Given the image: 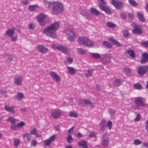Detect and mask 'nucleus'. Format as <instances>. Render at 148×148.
<instances>
[{"mask_svg": "<svg viewBox=\"0 0 148 148\" xmlns=\"http://www.w3.org/2000/svg\"><path fill=\"white\" fill-rule=\"evenodd\" d=\"M47 16L45 14H40L37 16V19L40 25H44L45 24V21Z\"/></svg>", "mask_w": 148, "mask_h": 148, "instance_id": "nucleus-7", "label": "nucleus"}, {"mask_svg": "<svg viewBox=\"0 0 148 148\" xmlns=\"http://www.w3.org/2000/svg\"><path fill=\"white\" fill-rule=\"evenodd\" d=\"M129 33L127 30H124L123 32V36L125 37H127L129 35Z\"/></svg>", "mask_w": 148, "mask_h": 148, "instance_id": "nucleus-54", "label": "nucleus"}, {"mask_svg": "<svg viewBox=\"0 0 148 148\" xmlns=\"http://www.w3.org/2000/svg\"><path fill=\"white\" fill-rule=\"evenodd\" d=\"M25 123L24 122L21 121L20 123H18L17 124L18 127H21L24 126Z\"/></svg>", "mask_w": 148, "mask_h": 148, "instance_id": "nucleus-59", "label": "nucleus"}, {"mask_svg": "<svg viewBox=\"0 0 148 148\" xmlns=\"http://www.w3.org/2000/svg\"><path fill=\"white\" fill-rule=\"evenodd\" d=\"M20 143V140L19 139H16L13 142L14 145L15 147H16L19 145Z\"/></svg>", "mask_w": 148, "mask_h": 148, "instance_id": "nucleus-40", "label": "nucleus"}, {"mask_svg": "<svg viewBox=\"0 0 148 148\" xmlns=\"http://www.w3.org/2000/svg\"><path fill=\"white\" fill-rule=\"evenodd\" d=\"M142 142L139 139H135L134 141V144L136 145H139L142 143Z\"/></svg>", "mask_w": 148, "mask_h": 148, "instance_id": "nucleus-50", "label": "nucleus"}, {"mask_svg": "<svg viewBox=\"0 0 148 148\" xmlns=\"http://www.w3.org/2000/svg\"><path fill=\"white\" fill-rule=\"evenodd\" d=\"M24 96L23 94L21 92H18L16 95V98L18 100H21Z\"/></svg>", "mask_w": 148, "mask_h": 148, "instance_id": "nucleus-37", "label": "nucleus"}, {"mask_svg": "<svg viewBox=\"0 0 148 148\" xmlns=\"http://www.w3.org/2000/svg\"><path fill=\"white\" fill-rule=\"evenodd\" d=\"M77 50L80 55H84L86 52V50L82 48H78L77 49Z\"/></svg>", "mask_w": 148, "mask_h": 148, "instance_id": "nucleus-36", "label": "nucleus"}, {"mask_svg": "<svg viewBox=\"0 0 148 148\" xmlns=\"http://www.w3.org/2000/svg\"><path fill=\"white\" fill-rule=\"evenodd\" d=\"M84 105L87 106L91 105L92 104V102L88 99H84Z\"/></svg>", "mask_w": 148, "mask_h": 148, "instance_id": "nucleus-45", "label": "nucleus"}, {"mask_svg": "<svg viewBox=\"0 0 148 148\" xmlns=\"http://www.w3.org/2000/svg\"><path fill=\"white\" fill-rule=\"evenodd\" d=\"M137 16L140 21L144 22L145 21V18L144 17L143 15L140 12L137 13Z\"/></svg>", "mask_w": 148, "mask_h": 148, "instance_id": "nucleus-25", "label": "nucleus"}, {"mask_svg": "<svg viewBox=\"0 0 148 148\" xmlns=\"http://www.w3.org/2000/svg\"><path fill=\"white\" fill-rule=\"evenodd\" d=\"M91 56L93 58L99 59L101 58L100 55L97 53H90Z\"/></svg>", "mask_w": 148, "mask_h": 148, "instance_id": "nucleus-30", "label": "nucleus"}, {"mask_svg": "<svg viewBox=\"0 0 148 148\" xmlns=\"http://www.w3.org/2000/svg\"><path fill=\"white\" fill-rule=\"evenodd\" d=\"M141 118V116L139 114H137L136 115V117L134 119L135 121H139Z\"/></svg>", "mask_w": 148, "mask_h": 148, "instance_id": "nucleus-58", "label": "nucleus"}, {"mask_svg": "<svg viewBox=\"0 0 148 148\" xmlns=\"http://www.w3.org/2000/svg\"><path fill=\"white\" fill-rule=\"evenodd\" d=\"M51 47L53 49L58 50V47H59V45H57L56 44H54L52 45Z\"/></svg>", "mask_w": 148, "mask_h": 148, "instance_id": "nucleus-61", "label": "nucleus"}, {"mask_svg": "<svg viewBox=\"0 0 148 148\" xmlns=\"http://www.w3.org/2000/svg\"><path fill=\"white\" fill-rule=\"evenodd\" d=\"M88 136L90 138H92L93 137L95 138H96V139H97L96 134L93 132H92L91 133H90L89 135Z\"/></svg>", "mask_w": 148, "mask_h": 148, "instance_id": "nucleus-48", "label": "nucleus"}, {"mask_svg": "<svg viewBox=\"0 0 148 148\" xmlns=\"http://www.w3.org/2000/svg\"><path fill=\"white\" fill-rule=\"evenodd\" d=\"M37 48L38 51L42 53H45L48 51V49L47 48H45L44 46L42 45H38Z\"/></svg>", "mask_w": 148, "mask_h": 148, "instance_id": "nucleus-14", "label": "nucleus"}, {"mask_svg": "<svg viewBox=\"0 0 148 148\" xmlns=\"http://www.w3.org/2000/svg\"><path fill=\"white\" fill-rule=\"evenodd\" d=\"M112 122L110 121H109L107 123V125L109 129L110 130L111 129L112 127Z\"/></svg>", "mask_w": 148, "mask_h": 148, "instance_id": "nucleus-52", "label": "nucleus"}, {"mask_svg": "<svg viewBox=\"0 0 148 148\" xmlns=\"http://www.w3.org/2000/svg\"><path fill=\"white\" fill-rule=\"evenodd\" d=\"M101 62L104 65H106L109 63L112 58V56L110 54H102Z\"/></svg>", "mask_w": 148, "mask_h": 148, "instance_id": "nucleus-5", "label": "nucleus"}, {"mask_svg": "<svg viewBox=\"0 0 148 148\" xmlns=\"http://www.w3.org/2000/svg\"><path fill=\"white\" fill-rule=\"evenodd\" d=\"M129 3L132 6L136 7L138 5V3L134 0H129Z\"/></svg>", "mask_w": 148, "mask_h": 148, "instance_id": "nucleus-34", "label": "nucleus"}, {"mask_svg": "<svg viewBox=\"0 0 148 148\" xmlns=\"http://www.w3.org/2000/svg\"><path fill=\"white\" fill-rule=\"evenodd\" d=\"M126 53L129 55V56L132 58H134L135 57V53L134 51L132 50H130L127 51Z\"/></svg>", "mask_w": 148, "mask_h": 148, "instance_id": "nucleus-31", "label": "nucleus"}, {"mask_svg": "<svg viewBox=\"0 0 148 148\" xmlns=\"http://www.w3.org/2000/svg\"><path fill=\"white\" fill-rule=\"evenodd\" d=\"M93 72V70L92 69L88 70L85 72L84 75L86 77H90L92 76Z\"/></svg>", "mask_w": 148, "mask_h": 148, "instance_id": "nucleus-26", "label": "nucleus"}, {"mask_svg": "<svg viewBox=\"0 0 148 148\" xmlns=\"http://www.w3.org/2000/svg\"><path fill=\"white\" fill-rule=\"evenodd\" d=\"M44 2L45 5L47 8H49L51 5V3L50 2L45 0L44 1Z\"/></svg>", "mask_w": 148, "mask_h": 148, "instance_id": "nucleus-49", "label": "nucleus"}, {"mask_svg": "<svg viewBox=\"0 0 148 148\" xmlns=\"http://www.w3.org/2000/svg\"><path fill=\"white\" fill-rule=\"evenodd\" d=\"M5 55L7 57V61L8 62L11 63L12 61L13 60L12 56L11 55H9L8 53H5Z\"/></svg>", "mask_w": 148, "mask_h": 148, "instance_id": "nucleus-32", "label": "nucleus"}, {"mask_svg": "<svg viewBox=\"0 0 148 148\" xmlns=\"http://www.w3.org/2000/svg\"><path fill=\"white\" fill-rule=\"evenodd\" d=\"M109 138L106 134L102 135L101 142L103 147H107L108 145L109 142Z\"/></svg>", "mask_w": 148, "mask_h": 148, "instance_id": "nucleus-11", "label": "nucleus"}, {"mask_svg": "<svg viewBox=\"0 0 148 148\" xmlns=\"http://www.w3.org/2000/svg\"><path fill=\"white\" fill-rule=\"evenodd\" d=\"M37 144V141L35 140H33L31 142V146H35Z\"/></svg>", "mask_w": 148, "mask_h": 148, "instance_id": "nucleus-57", "label": "nucleus"}, {"mask_svg": "<svg viewBox=\"0 0 148 148\" xmlns=\"http://www.w3.org/2000/svg\"><path fill=\"white\" fill-rule=\"evenodd\" d=\"M61 114L62 112L60 110L56 109L53 110L51 112L52 117L55 119H58L61 116Z\"/></svg>", "mask_w": 148, "mask_h": 148, "instance_id": "nucleus-9", "label": "nucleus"}, {"mask_svg": "<svg viewBox=\"0 0 148 148\" xmlns=\"http://www.w3.org/2000/svg\"><path fill=\"white\" fill-rule=\"evenodd\" d=\"M63 8L62 4L58 2H54L52 6V13L57 15L62 13L63 11Z\"/></svg>", "mask_w": 148, "mask_h": 148, "instance_id": "nucleus-2", "label": "nucleus"}, {"mask_svg": "<svg viewBox=\"0 0 148 148\" xmlns=\"http://www.w3.org/2000/svg\"><path fill=\"white\" fill-rule=\"evenodd\" d=\"M77 40L80 44L84 46L90 47L94 45L93 42L91 40L84 36L79 37L78 38Z\"/></svg>", "mask_w": 148, "mask_h": 148, "instance_id": "nucleus-3", "label": "nucleus"}, {"mask_svg": "<svg viewBox=\"0 0 148 148\" xmlns=\"http://www.w3.org/2000/svg\"><path fill=\"white\" fill-rule=\"evenodd\" d=\"M115 111L112 109H110L109 110V113L112 116L115 115Z\"/></svg>", "mask_w": 148, "mask_h": 148, "instance_id": "nucleus-55", "label": "nucleus"}, {"mask_svg": "<svg viewBox=\"0 0 148 148\" xmlns=\"http://www.w3.org/2000/svg\"><path fill=\"white\" fill-rule=\"evenodd\" d=\"M15 108V106H14L9 107L8 105H5L4 106V109L6 111L12 113L13 114H14L15 113L14 110Z\"/></svg>", "mask_w": 148, "mask_h": 148, "instance_id": "nucleus-16", "label": "nucleus"}, {"mask_svg": "<svg viewBox=\"0 0 148 148\" xmlns=\"http://www.w3.org/2000/svg\"><path fill=\"white\" fill-rule=\"evenodd\" d=\"M24 138H26L28 141H29L31 138V136L30 133H25L23 135Z\"/></svg>", "mask_w": 148, "mask_h": 148, "instance_id": "nucleus-38", "label": "nucleus"}, {"mask_svg": "<svg viewBox=\"0 0 148 148\" xmlns=\"http://www.w3.org/2000/svg\"><path fill=\"white\" fill-rule=\"evenodd\" d=\"M66 34V37L69 41L72 42L77 37V35L75 32L72 29H67L64 31Z\"/></svg>", "mask_w": 148, "mask_h": 148, "instance_id": "nucleus-4", "label": "nucleus"}, {"mask_svg": "<svg viewBox=\"0 0 148 148\" xmlns=\"http://www.w3.org/2000/svg\"><path fill=\"white\" fill-rule=\"evenodd\" d=\"M37 7L36 5H29L28 7V9L30 11L33 12L35 11V8Z\"/></svg>", "mask_w": 148, "mask_h": 148, "instance_id": "nucleus-42", "label": "nucleus"}, {"mask_svg": "<svg viewBox=\"0 0 148 148\" xmlns=\"http://www.w3.org/2000/svg\"><path fill=\"white\" fill-rule=\"evenodd\" d=\"M58 47V50L59 51L65 53L66 54H69L70 52L65 47L59 45V47Z\"/></svg>", "mask_w": 148, "mask_h": 148, "instance_id": "nucleus-17", "label": "nucleus"}, {"mask_svg": "<svg viewBox=\"0 0 148 148\" xmlns=\"http://www.w3.org/2000/svg\"><path fill=\"white\" fill-rule=\"evenodd\" d=\"M56 138V136L55 135H53L51 136L48 139L51 141V142L53 141Z\"/></svg>", "mask_w": 148, "mask_h": 148, "instance_id": "nucleus-60", "label": "nucleus"}, {"mask_svg": "<svg viewBox=\"0 0 148 148\" xmlns=\"http://www.w3.org/2000/svg\"><path fill=\"white\" fill-rule=\"evenodd\" d=\"M69 116L71 117L76 118L78 116V114L76 113L71 112L69 113Z\"/></svg>", "mask_w": 148, "mask_h": 148, "instance_id": "nucleus-43", "label": "nucleus"}, {"mask_svg": "<svg viewBox=\"0 0 148 148\" xmlns=\"http://www.w3.org/2000/svg\"><path fill=\"white\" fill-rule=\"evenodd\" d=\"M60 26L59 22H56L50 25L47 28H45L43 32L47 36L52 38L55 39L57 37V35L55 32H53L58 30Z\"/></svg>", "mask_w": 148, "mask_h": 148, "instance_id": "nucleus-1", "label": "nucleus"}, {"mask_svg": "<svg viewBox=\"0 0 148 148\" xmlns=\"http://www.w3.org/2000/svg\"><path fill=\"white\" fill-rule=\"evenodd\" d=\"M109 40L111 42H112L113 44L118 47L121 46L122 45L117 41L114 40L111 38H110L109 39Z\"/></svg>", "mask_w": 148, "mask_h": 148, "instance_id": "nucleus-24", "label": "nucleus"}, {"mask_svg": "<svg viewBox=\"0 0 148 148\" xmlns=\"http://www.w3.org/2000/svg\"><path fill=\"white\" fill-rule=\"evenodd\" d=\"M67 70L69 74L71 75L74 74L75 72V69L72 67H68Z\"/></svg>", "mask_w": 148, "mask_h": 148, "instance_id": "nucleus-29", "label": "nucleus"}, {"mask_svg": "<svg viewBox=\"0 0 148 148\" xmlns=\"http://www.w3.org/2000/svg\"><path fill=\"white\" fill-rule=\"evenodd\" d=\"M87 144V142L86 141L82 140L78 143V145L79 147H82V148H88Z\"/></svg>", "mask_w": 148, "mask_h": 148, "instance_id": "nucleus-19", "label": "nucleus"}, {"mask_svg": "<svg viewBox=\"0 0 148 148\" xmlns=\"http://www.w3.org/2000/svg\"><path fill=\"white\" fill-rule=\"evenodd\" d=\"M82 135L80 132H78L76 134V135L75 136L77 138H80L82 137Z\"/></svg>", "mask_w": 148, "mask_h": 148, "instance_id": "nucleus-64", "label": "nucleus"}, {"mask_svg": "<svg viewBox=\"0 0 148 148\" xmlns=\"http://www.w3.org/2000/svg\"><path fill=\"white\" fill-rule=\"evenodd\" d=\"M148 71V66H140L137 69L138 74L140 76H143Z\"/></svg>", "mask_w": 148, "mask_h": 148, "instance_id": "nucleus-6", "label": "nucleus"}, {"mask_svg": "<svg viewBox=\"0 0 148 148\" xmlns=\"http://www.w3.org/2000/svg\"><path fill=\"white\" fill-rule=\"evenodd\" d=\"M73 62V60L71 58H67V60L64 62L66 64H69L72 63Z\"/></svg>", "mask_w": 148, "mask_h": 148, "instance_id": "nucleus-47", "label": "nucleus"}, {"mask_svg": "<svg viewBox=\"0 0 148 148\" xmlns=\"http://www.w3.org/2000/svg\"><path fill=\"white\" fill-rule=\"evenodd\" d=\"M106 122L105 120L104 119H102L101 122L99 124V126L100 127V129H99L101 131H104L106 127Z\"/></svg>", "mask_w": 148, "mask_h": 148, "instance_id": "nucleus-23", "label": "nucleus"}, {"mask_svg": "<svg viewBox=\"0 0 148 148\" xmlns=\"http://www.w3.org/2000/svg\"><path fill=\"white\" fill-rule=\"evenodd\" d=\"M23 79L22 76H17L15 77L14 79V83L18 86L21 85L22 84Z\"/></svg>", "mask_w": 148, "mask_h": 148, "instance_id": "nucleus-12", "label": "nucleus"}, {"mask_svg": "<svg viewBox=\"0 0 148 148\" xmlns=\"http://www.w3.org/2000/svg\"><path fill=\"white\" fill-rule=\"evenodd\" d=\"M142 46L145 47H148V41H147L145 42H143L141 43Z\"/></svg>", "mask_w": 148, "mask_h": 148, "instance_id": "nucleus-56", "label": "nucleus"}, {"mask_svg": "<svg viewBox=\"0 0 148 148\" xmlns=\"http://www.w3.org/2000/svg\"><path fill=\"white\" fill-rule=\"evenodd\" d=\"M112 5L116 9L120 10L123 8V4L122 2L118 0H111Z\"/></svg>", "mask_w": 148, "mask_h": 148, "instance_id": "nucleus-8", "label": "nucleus"}, {"mask_svg": "<svg viewBox=\"0 0 148 148\" xmlns=\"http://www.w3.org/2000/svg\"><path fill=\"white\" fill-rule=\"evenodd\" d=\"M103 44L108 48H110L112 47V45L110 42L108 41H103Z\"/></svg>", "mask_w": 148, "mask_h": 148, "instance_id": "nucleus-35", "label": "nucleus"}, {"mask_svg": "<svg viewBox=\"0 0 148 148\" xmlns=\"http://www.w3.org/2000/svg\"><path fill=\"white\" fill-rule=\"evenodd\" d=\"M36 26L33 23H30L29 25V28L30 29H33Z\"/></svg>", "mask_w": 148, "mask_h": 148, "instance_id": "nucleus-53", "label": "nucleus"}, {"mask_svg": "<svg viewBox=\"0 0 148 148\" xmlns=\"http://www.w3.org/2000/svg\"><path fill=\"white\" fill-rule=\"evenodd\" d=\"M143 98L141 97H137L136 98L134 103L136 105L144 106H146L147 104L143 101Z\"/></svg>", "mask_w": 148, "mask_h": 148, "instance_id": "nucleus-13", "label": "nucleus"}, {"mask_svg": "<svg viewBox=\"0 0 148 148\" xmlns=\"http://www.w3.org/2000/svg\"><path fill=\"white\" fill-rule=\"evenodd\" d=\"M14 31L15 29L14 28L8 29L5 32V35H7L10 37H12L14 33Z\"/></svg>", "mask_w": 148, "mask_h": 148, "instance_id": "nucleus-22", "label": "nucleus"}, {"mask_svg": "<svg viewBox=\"0 0 148 148\" xmlns=\"http://www.w3.org/2000/svg\"><path fill=\"white\" fill-rule=\"evenodd\" d=\"M106 25L107 27L110 28H114L116 25L112 22H108L106 23Z\"/></svg>", "mask_w": 148, "mask_h": 148, "instance_id": "nucleus-33", "label": "nucleus"}, {"mask_svg": "<svg viewBox=\"0 0 148 148\" xmlns=\"http://www.w3.org/2000/svg\"><path fill=\"white\" fill-rule=\"evenodd\" d=\"M134 86L135 89L137 90H140L142 88L141 85L138 83L135 84L134 85Z\"/></svg>", "mask_w": 148, "mask_h": 148, "instance_id": "nucleus-41", "label": "nucleus"}, {"mask_svg": "<svg viewBox=\"0 0 148 148\" xmlns=\"http://www.w3.org/2000/svg\"><path fill=\"white\" fill-rule=\"evenodd\" d=\"M99 7L102 11H104L106 13L108 14H111L112 13L110 8L106 5H103L102 3H99Z\"/></svg>", "mask_w": 148, "mask_h": 148, "instance_id": "nucleus-10", "label": "nucleus"}, {"mask_svg": "<svg viewBox=\"0 0 148 148\" xmlns=\"http://www.w3.org/2000/svg\"><path fill=\"white\" fill-rule=\"evenodd\" d=\"M80 13L83 16L86 17L87 19L90 20L92 18L90 14H89L86 10L81 11Z\"/></svg>", "mask_w": 148, "mask_h": 148, "instance_id": "nucleus-20", "label": "nucleus"}, {"mask_svg": "<svg viewBox=\"0 0 148 148\" xmlns=\"http://www.w3.org/2000/svg\"><path fill=\"white\" fill-rule=\"evenodd\" d=\"M66 141L69 143H72L73 141V140L71 135H69L66 138Z\"/></svg>", "mask_w": 148, "mask_h": 148, "instance_id": "nucleus-39", "label": "nucleus"}, {"mask_svg": "<svg viewBox=\"0 0 148 148\" xmlns=\"http://www.w3.org/2000/svg\"><path fill=\"white\" fill-rule=\"evenodd\" d=\"M7 120L8 121H10L11 123L13 124L15 123L16 121V119L12 117H9Z\"/></svg>", "mask_w": 148, "mask_h": 148, "instance_id": "nucleus-44", "label": "nucleus"}, {"mask_svg": "<svg viewBox=\"0 0 148 148\" xmlns=\"http://www.w3.org/2000/svg\"><path fill=\"white\" fill-rule=\"evenodd\" d=\"M37 130L36 128H34L30 132V134L32 135H35L36 133Z\"/></svg>", "mask_w": 148, "mask_h": 148, "instance_id": "nucleus-62", "label": "nucleus"}, {"mask_svg": "<svg viewBox=\"0 0 148 148\" xmlns=\"http://www.w3.org/2000/svg\"><path fill=\"white\" fill-rule=\"evenodd\" d=\"M132 32L134 34H140L143 33V31L141 29L140 27L138 26L133 29L132 30Z\"/></svg>", "mask_w": 148, "mask_h": 148, "instance_id": "nucleus-21", "label": "nucleus"}, {"mask_svg": "<svg viewBox=\"0 0 148 148\" xmlns=\"http://www.w3.org/2000/svg\"><path fill=\"white\" fill-rule=\"evenodd\" d=\"M148 62V53H144L142 54L140 63L144 64Z\"/></svg>", "mask_w": 148, "mask_h": 148, "instance_id": "nucleus-15", "label": "nucleus"}, {"mask_svg": "<svg viewBox=\"0 0 148 148\" xmlns=\"http://www.w3.org/2000/svg\"><path fill=\"white\" fill-rule=\"evenodd\" d=\"M44 143L45 145L48 146H49L51 143V142L49 139H46L45 140Z\"/></svg>", "mask_w": 148, "mask_h": 148, "instance_id": "nucleus-51", "label": "nucleus"}, {"mask_svg": "<svg viewBox=\"0 0 148 148\" xmlns=\"http://www.w3.org/2000/svg\"><path fill=\"white\" fill-rule=\"evenodd\" d=\"M84 100H79L78 101V104L80 105H84Z\"/></svg>", "mask_w": 148, "mask_h": 148, "instance_id": "nucleus-63", "label": "nucleus"}, {"mask_svg": "<svg viewBox=\"0 0 148 148\" xmlns=\"http://www.w3.org/2000/svg\"><path fill=\"white\" fill-rule=\"evenodd\" d=\"M18 127L17 125L15 123L12 124L10 127L11 129L14 130H16Z\"/></svg>", "mask_w": 148, "mask_h": 148, "instance_id": "nucleus-46", "label": "nucleus"}, {"mask_svg": "<svg viewBox=\"0 0 148 148\" xmlns=\"http://www.w3.org/2000/svg\"><path fill=\"white\" fill-rule=\"evenodd\" d=\"M114 84L116 87H119L122 84L121 80L119 79H116L114 82Z\"/></svg>", "mask_w": 148, "mask_h": 148, "instance_id": "nucleus-27", "label": "nucleus"}, {"mask_svg": "<svg viewBox=\"0 0 148 148\" xmlns=\"http://www.w3.org/2000/svg\"><path fill=\"white\" fill-rule=\"evenodd\" d=\"M49 74L51 77L57 82H58L60 80V77L54 72L51 71L50 72Z\"/></svg>", "mask_w": 148, "mask_h": 148, "instance_id": "nucleus-18", "label": "nucleus"}, {"mask_svg": "<svg viewBox=\"0 0 148 148\" xmlns=\"http://www.w3.org/2000/svg\"><path fill=\"white\" fill-rule=\"evenodd\" d=\"M90 11L91 13L93 15H97L100 13L99 12L98 10L94 8H90Z\"/></svg>", "mask_w": 148, "mask_h": 148, "instance_id": "nucleus-28", "label": "nucleus"}]
</instances>
